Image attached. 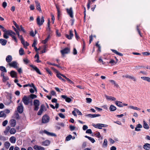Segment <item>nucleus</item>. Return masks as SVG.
Masks as SVG:
<instances>
[{"label":"nucleus","mask_w":150,"mask_h":150,"mask_svg":"<svg viewBox=\"0 0 150 150\" xmlns=\"http://www.w3.org/2000/svg\"><path fill=\"white\" fill-rule=\"evenodd\" d=\"M116 108L114 105H112L110 106L109 109L111 111H114L116 110Z\"/></svg>","instance_id":"obj_28"},{"label":"nucleus","mask_w":150,"mask_h":150,"mask_svg":"<svg viewBox=\"0 0 150 150\" xmlns=\"http://www.w3.org/2000/svg\"><path fill=\"white\" fill-rule=\"evenodd\" d=\"M65 37L69 40L71 39L72 38V37H71V36L70 35H69L68 34H66L65 35Z\"/></svg>","instance_id":"obj_60"},{"label":"nucleus","mask_w":150,"mask_h":150,"mask_svg":"<svg viewBox=\"0 0 150 150\" xmlns=\"http://www.w3.org/2000/svg\"><path fill=\"white\" fill-rule=\"evenodd\" d=\"M37 41L35 40H34L33 42L32 45V46L33 47H35V46H36V45L37 44Z\"/></svg>","instance_id":"obj_57"},{"label":"nucleus","mask_w":150,"mask_h":150,"mask_svg":"<svg viewBox=\"0 0 150 150\" xmlns=\"http://www.w3.org/2000/svg\"><path fill=\"white\" fill-rule=\"evenodd\" d=\"M50 117L47 115H44L42 119V122L43 123H46L49 121Z\"/></svg>","instance_id":"obj_7"},{"label":"nucleus","mask_w":150,"mask_h":150,"mask_svg":"<svg viewBox=\"0 0 150 150\" xmlns=\"http://www.w3.org/2000/svg\"><path fill=\"white\" fill-rule=\"evenodd\" d=\"M45 107L44 105L42 104L41 105L40 108L39 110H41L42 112H43L45 109Z\"/></svg>","instance_id":"obj_43"},{"label":"nucleus","mask_w":150,"mask_h":150,"mask_svg":"<svg viewBox=\"0 0 150 150\" xmlns=\"http://www.w3.org/2000/svg\"><path fill=\"white\" fill-rule=\"evenodd\" d=\"M61 97L65 99L66 101L68 103L70 102L71 100V98L67 97V96L65 95H62Z\"/></svg>","instance_id":"obj_14"},{"label":"nucleus","mask_w":150,"mask_h":150,"mask_svg":"<svg viewBox=\"0 0 150 150\" xmlns=\"http://www.w3.org/2000/svg\"><path fill=\"white\" fill-rule=\"evenodd\" d=\"M24 52V51L21 48L19 50V54L21 55H22L23 54Z\"/></svg>","instance_id":"obj_39"},{"label":"nucleus","mask_w":150,"mask_h":150,"mask_svg":"<svg viewBox=\"0 0 150 150\" xmlns=\"http://www.w3.org/2000/svg\"><path fill=\"white\" fill-rule=\"evenodd\" d=\"M59 116L61 118L64 119L65 118V116L62 113H60L59 114Z\"/></svg>","instance_id":"obj_54"},{"label":"nucleus","mask_w":150,"mask_h":150,"mask_svg":"<svg viewBox=\"0 0 150 150\" xmlns=\"http://www.w3.org/2000/svg\"><path fill=\"white\" fill-rule=\"evenodd\" d=\"M90 141H91V142L92 143H94L95 142V140L94 139H93V138H92L91 137H90V138H89V139H88Z\"/></svg>","instance_id":"obj_52"},{"label":"nucleus","mask_w":150,"mask_h":150,"mask_svg":"<svg viewBox=\"0 0 150 150\" xmlns=\"http://www.w3.org/2000/svg\"><path fill=\"white\" fill-rule=\"evenodd\" d=\"M8 139V137H5L4 136L1 137H0V139L1 140L3 141H5Z\"/></svg>","instance_id":"obj_38"},{"label":"nucleus","mask_w":150,"mask_h":150,"mask_svg":"<svg viewBox=\"0 0 150 150\" xmlns=\"http://www.w3.org/2000/svg\"><path fill=\"white\" fill-rule=\"evenodd\" d=\"M108 144V141L106 139H105L103 144V147H105L107 146Z\"/></svg>","instance_id":"obj_33"},{"label":"nucleus","mask_w":150,"mask_h":150,"mask_svg":"<svg viewBox=\"0 0 150 150\" xmlns=\"http://www.w3.org/2000/svg\"><path fill=\"white\" fill-rule=\"evenodd\" d=\"M6 62H8V64L9 65V55L7 56L6 58Z\"/></svg>","instance_id":"obj_59"},{"label":"nucleus","mask_w":150,"mask_h":150,"mask_svg":"<svg viewBox=\"0 0 150 150\" xmlns=\"http://www.w3.org/2000/svg\"><path fill=\"white\" fill-rule=\"evenodd\" d=\"M4 32V34L9 35V30H7L6 29H5L4 31H3Z\"/></svg>","instance_id":"obj_48"},{"label":"nucleus","mask_w":150,"mask_h":150,"mask_svg":"<svg viewBox=\"0 0 150 150\" xmlns=\"http://www.w3.org/2000/svg\"><path fill=\"white\" fill-rule=\"evenodd\" d=\"M47 63L48 64H49L50 65H54V66H56L57 67H59V68H60V67L58 65H57V64H52L49 62H47Z\"/></svg>","instance_id":"obj_45"},{"label":"nucleus","mask_w":150,"mask_h":150,"mask_svg":"<svg viewBox=\"0 0 150 150\" xmlns=\"http://www.w3.org/2000/svg\"><path fill=\"white\" fill-rule=\"evenodd\" d=\"M100 116V115L99 114H92V118H94L97 117H99Z\"/></svg>","instance_id":"obj_53"},{"label":"nucleus","mask_w":150,"mask_h":150,"mask_svg":"<svg viewBox=\"0 0 150 150\" xmlns=\"http://www.w3.org/2000/svg\"><path fill=\"white\" fill-rule=\"evenodd\" d=\"M8 121L7 120H5L2 123V125L4 127L7 124Z\"/></svg>","instance_id":"obj_49"},{"label":"nucleus","mask_w":150,"mask_h":150,"mask_svg":"<svg viewBox=\"0 0 150 150\" xmlns=\"http://www.w3.org/2000/svg\"><path fill=\"white\" fill-rule=\"evenodd\" d=\"M44 17L43 16H42L41 18H40L39 16H38L36 19L37 23L39 26L42 25L44 22Z\"/></svg>","instance_id":"obj_2"},{"label":"nucleus","mask_w":150,"mask_h":150,"mask_svg":"<svg viewBox=\"0 0 150 150\" xmlns=\"http://www.w3.org/2000/svg\"><path fill=\"white\" fill-rule=\"evenodd\" d=\"M17 110L18 112L20 113H21L23 112V106L22 104H20V105L18 107Z\"/></svg>","instance_id":"obj_12"},{"label":"nucleus","mask_w":150,"mask_h":150,"mask_svg":"<svg viewBox=\"0 0 150 150\" xmlns=\"http://www.w3.org/2000/svg\"><path fill=\"white\" fill-rule=\"evenodd\" d=\"M0 70L3 72H6V70L5 67L3 66H1L0 67Z\"/></svg>","instance_id":"obj_37"},{"label":"nucleus","mask_w":150,"mask_h":150,"mask_svg":"<svg viewBox=\"0 0 150 150\" xmlns=\"http://www.w3.org/2000/svg\"><path fill=\"white\" fill-rule=\"evenodd\" d=\"M95 135L98 138H100L101 139H103V137L100 135V133L99 132H96Z\"/></svg>","instance_id":"obj_29"},{"label":"nucleus","mask_w":150,"mask_h":150,"mask_svg":"<svg viewBox=\"0 0 150 150\" xmlns=\"http://www.w3.org/2000/svg\"><path fill=\"white\" fill-rule=\"evenodd\" d=\"M92 125L96 128H98L100 129H102L103 127H106L108 126V125H106L100 123H98L96 124H92Z\"/></svg>","instance_id":"obj_4"},{"label":"nucleus","mask_w":150,"mask_h":150,"mask_svg":"<svg viewBox=\"0 0 150 150\" xmlns=\"http://www.w3.org/2000/svg\"><path fill=\"white\" fill-rule=\"evenodd\" d=\"M28 86H29L30 87H33V88H34L35 89V91H37L36 88L35 87V86L34 85V84L33 83H32L31 84H27L23 86V87H27Z\"/></svg>","instance_id":"obj_21"},{"label":"nucleus","mask_w":150,"mask_h":150,"mask_svg":"<svg viewBox=\"0 0 150 150\" xmlns=\"http://www.w3.org/2000/svg\"><path fill=\"white\" fill-rule=\"evenodd\" d=\"M4 145L6 148L8 149L9 147V143L8 142H5L4 144Z\"/></svg>","instance_id":"obj_35"},{"label":"nucleus","mask_w":150,"mask_h":150,"mask_svg":"<svg viewBox=\"0 0 150 150\" xmlns=\"http://www.w3.org/2000/svg\"><path fill=\"white\" fill-rule=\"evenodd\" d=\"M18 65V64L16 61H13L10 63V67H11L14 68H17Z\"/></svg>","instance_id":"obj_8"},{"label":"nucleus","mask_w":150,"mask_h":150,"mask_svg":"<svg viewBox=\"0 0 150 150\" xmlns=\"http://www.w3.org/2000/svg\"><path fill=\"white\" fill-rule=\"evenodd\" d=\"M33 105L34 106V110L35 111L38 110L39 108L40 105V102L39 100L35 99L33 101Z\"/></svg>","instance_id":"obj_3"},{"label":"nucleus","mask_w":150,"mask_h":150,"mask_svg":"<svg viewBox=\"0 0 150 150\" xmlns=\"http://www.w3.org/2000/svg\"><path fill=\"white\" fill-rule=\"evenodd\" d=\"M129 108L131 109H133L134 110H140V108H137L136 107H135L132 106H130L128 107Z\"/></svg>","instance_id":"obj_32"},{"label":"nucleus","mask_w":150,"mask_h":150,"mask_svg":"<svg viewBox=\"0 0 150 150\" xmlns=\"http://www.w3.org/2000/svg\"><path fill=\"white\" fill-rule=\"evenodd\" d=\"M10 75L13 78H16L17 77V74L16 72L14 71H11L10 72Z\"/></svg>","instance_id":"obj_17"},{"label":"nucleus","mask_w":150,"mask_h":150,"mask_svg":"<svg viewBox=\"0 0 150 150\" xmlns=\"http://www.w3.org/2000/svg\"><path fill=\"white\" fill-rule=\"evenodd\" d=\"M33 148L35 150H45V148L40 146H38L37 145H35L33 146Z\"/></svg>","instance_id":"obj_15"},{"label":"nucleus","mask_w":150,"mask_h":150,"mask_svg":"<svg viewBox=\"0 0 150 150\" xmlns=\"http://www.w3.org/2000/svg\"><path fill=\"white\" fill-rule=\"evenodd\" d=\"M72 137V136L71 135H69L66 137V140L67 141H69L71 140Z\"/></svg>","instance_id":"obj_40"},{"label":"nucleus","mask_w":150,"mask_h":150,"mask_svg":"<svg viewBox=\"0 0 150 150\" xmlns=\"http://www.w3.org/2000/svg\"><path fill=\"white\" fill-rule=\"evenodd\" d=\"M115 104L118 107H123L122 102L120 101H115Z\"/></svg>","instance_id":"obj_25"},{"label":"nucleus","mask_w":150,"mask_h":150,"mask_svg":"<svg viewBox=\"0 0 150 150\" xmlns=\"http://www.w3.org/2000/svg\"><path fill=\"white\" fill-rule=\"evenodd\" d=\"M74 31L75 32V35L76 38L77 39H78L79 38V37L77 35L76 30L75 29H74Z\"/></svg>","instance_id":"obj_56"},{"label":"nucleus","mask_w":150,"mask_h":150,"mask_svg":"<svg viewBox=\"0 0 150 150\" xmlns=\"http://www.w3.org/2000/svg\"><path fill=\"white\" fill-rule=\"evenodd\" d=\"M45 69L47 72V73H48L49 74H50V75H51L52 74V73L51 71H50L49 69L48 68H45Z\"/></svg>","instance_id":"obj_58"},{"label":"nucleus","mask_w":150,"mask_h":150,"mask_svg":"<svg viewBox=\"0 0 150 150\" xmlns=\"http://www.w3.org/2000/svg\"><path fill=\"white\" fill-rule=\"evenodd\" d=\"M60 52L62 55L68 54L70 52V48L69 47H66L61 50Z\"/></svg>","instance_id":"obj_6"},{"label":"nucleus","mask_w":150,"mask_h":150,"mask_svg":"<svg viewBox=\"0 0 150 150\" xmlns=\"http://www.w3.org/2000/svg\"><path fill=\"white\" fill-rule=\"evenodd\" d=\"M105 98L107 100L111 101H114L116 100L115 98L111 96H106Z\"/></svg>","instance_id":"obj_22"},{"label":"nucleus","mask_w":150,"mask_h":150,"mask_svg":"<svg viewBox=\"0 0 150 150\" xmlns=\"http://www.w3.org/2000/svg\"><path fill=\"white\" fill-rule=\"evenodd\" d=\"M22 44L24 46H28L29 45V44L26 41H25L24 40L23 42H21Z\"/></svg>","instance_id":"obj_42"},{"label":"nucleus","mask_w":150,"mask_h":150,"mask_svg":"<svg viewBox=\"0 0 150 150\" xmlns=\"http://www.w3.org/2000/svg\"><path fill=\"white\" fill-rule=\"evenodd\" d=\"M16 124V121L15 120L13 119L10 121V126L11 127H14Z\"/></svg>","instance_id":"obj_16"},{"label":"nucleus","mask_w":150,"mask_h":150,"mask_svg":"<svg viewBox=\"0 0 150 150\" xmlns=\"http://www.w3.org/2000/svg\"><path fill=\"white\" fill-rule=\"evenodd\" d=\"M15 118L17 119H19L20 118L19 116L18 113H16L15 114Z\"/></svg>","instance_id":"obj_62"},{"label":"nucleus","mask_w":150,"mask_h":150,"mask_svg":"<svg viewBox=\"0 0 150 150\" xmlns=\"http://www.w3.org/2000/svg\"><path fill=\"white\" fill-rule=\"evenodd\" d=\"M7 42V40H4L3 39H0V43L1 45L3 46L5 45H6Z\"/></svg>","instance_id":"obj_23"},{"label":"nucleus","mask_w":150,"mask_h":150,"mask_svg":"<svg viewBox=\"0 0 150 150\" xmlns=\"http://www.w3.org/2000/svg\"><path fill=\"white\" fill-rule=\"evenodd\" d=\"M29 97H30V100H31V98L33 99L36 98L37 97L36 95L33 94H30Z\"/></svg>","instance_id":"obj_36"},{"label":"nucleus","mask_w":150,"mask_h":150,"mask_svg":"<svg viewBox=\"0 0 150 150\" xmlns=\"http://www.w3.org/2000/svg\"><path fill=\"white\" fill-rule=\"evenodd\" d=\"M69 128L71 130L73 131L75 129V127L74 126L70 125L69 126Z\"/></svg>","instance_id":"obj_61"},{"label":"nucleus","mask_w":150,"mask_h":150,"mask_svg":"<svg viewBox=\"0 0 150 150\" xmlns=\"http://www.w3.org/2000/svg\"><path fill=\"white\" fill-rule=\"evenodd\" d=\"M75 111H76V113H77L79 115H82V114L81 113V112L79 111V110L76 108H75Z\"/></svg>","instance_id":"obj_46"},{"label":"nucleus","mask_w":150,"mask_h":150,"mask_svg":"<svg viewBox=\"0 0 150 150\" xmlns=\"http://www.w3.org/2000/svg\"><path fill=\"white\" fill-rule=\"evenodd\" d=\"M16 132V129L14 128H12L10 129V133L11 134H14Z\"/></svg>","instance_id":"obj_34"},{"label":"nucleus","mask_w":150,"mask_h":150,"mask_svg":"<svg viewBox=\"0 0 150 150\" xmlns=\"http://www.w3.org/2000/svg\"><path fill=\"white\" fill-rule=\"evenodd\" d=\"M86 102L88 103H91L92 100L90 98H86Z\"/></svg>","instance_id":"obj_50"},{"label":"nucleus","mask_w":150,"mask_h":150,"mask_svg":"<svg viewBox=\"0 0 150 150\" xmlns=\"http://www.w3.org/2000/svg\"><path fill=\"white\" fill-rule=\"evenodd\" d=\"M47 48V46L45 45L44 46V49L43 50L41 51V53H45L46 52V50Z\"/></svg>","instance_id":"obj_47"},{"label":"nucleus","mask_w":150,"mask_h":150,"mask_svg":"<svg viewBox=\"0 0 150 150\" xmlns=\"http://www.w3.org/2000/svg\"><path fill=\"white\" fill-rule=\"evenodd\" d=\"M16 34L12 31L10 30V36L12 38V40L14 41L16 44L18 42L17 40L16 37Z\"/></svg>","instance_id":"obj_5"},{"label":"nucleus","mask_w":150,"mask_h":150,"mask_svg":"<svg viewBox=\"0 0 150 150\" xmlns=\"http://www.w3.org/2000/svg\"><path fill=\"white\" fill-rule=\"evenodd\" d=\"M109 81L112 83L114 85V86H116V87L118 88L119 87V86L117 84L115 81L112 80H109Z\"/></svg>","instance_id":"obj_30"},{"label":"nucleus","mask_w":150,"mask_h":150,"mask_svg":"<svg viewBox=\"0 0 150 150\" xmlns=\"http://www.w3.org/2000/svg\"><path fill=\"white\" fill-rule=\"evenodd\" d=\"M86 133H88V134H91L92 132V130L90 129H88L86 131Z\"/></svg>","instance_id":"obj_63"},{"label":"nucleus","mask_w":150,"mask_h":150,"mask_svg":"<svg viewBox=\"0 0 150 150\" xmlns=\"http://www.w3.org/2000/svg\"><path fill=\"white\" fill-rule=\"evenodd\" d=\"M7 4L6 2H4L2 4V6L4 8H5L7 6Z\"/></svg>","instance_id":"obj_64"},{"label":"nucleus","mask_w":150,"mask_h":150,"mask_svg":"<svg viewBox=\"0 0 150 150\" xmlns=\"http://www.w3.org/2000/svg\"><path fill=\"white\" fill-rule=\"evenodd\" d=\"M22 100L24 104L26 105H28L30 102L32 103V100H30V97L26 96H23Z\"/></svg>","instance_id":"obj_1"},{"label":"nucleus","mask_w":150,"mask_h":150,"mask_svg":"<svg viewBox=\"0 0 150 150\" xmlns=\"http://www.w3.org/2000/svg\"><path fill=\"white\" fill-rule=\"evenodd\" d=\"M44 133H45V134H47V135L48 136H54V137L56 136V135L54 133L49 132L47 131H46V130H45L44 131Z\"/></svg>","instance_id":"obj_20"},{"label":"nucleus","mask_w":150,"mask_h":150,"mask_svg":"<svg viewBox=\"0 0 150 150\" xmlns=\"http://www.w3.org/2000/svg\"><path fill=\"white\" fill-rule=\"evenodd\" d=\"M30 10H34L35 8V7L34 5H33V4L30 5Z\"/></svg>","instance_id":"obj_55"},{"label":"nucleus","mask_w":150,"mask_h":150,"mask_svg":"<svg viewBox=\"0 0 150 150\" xmlns=\"http://www.w3.org/2000/svg\"><path fill=\"white\" fill-rule=\"evenodd\" d=\"M16 141V138L15 137L12 136L10 138V141L12 143H14Z\"/></svg>","instance_id":"obj_31"},{"label":"nucleus","mask_w":150,"mask_h":150,"mask_svg":"<svg viewBox=\"0 0 150 150\" xmlns=\"http://www.w3.org/2000/svg\"><path fill=\"white\" fill-rule=\"evenodd\" d=\"M6 116V114L3 111L0 112V117H5Z\"/></svg>","instance_id":"obj_44"},{"label":"nucleus","mask_w":150,"mask_h":150,"mask_svg":"<svg viewBox=\"0 0 150 150\" xmlns=\"http://www.w3.org/2000/svg\"><path fill=\"white\" fill-rule=\"evenodd\" d=\"M50 143V142L49 140H45L42 142V145L45 146L49 145Z\"/></svg>","instance_id":"obj_27"},{"label":"nucleus","mask_w":150,"mask_h":150,"mask_svg":"<svg viewBox=\"0 0 150 150\" xmlns=\"http://www.w3.org/2000/svg\"><path fill=\"white\" fill-rule=\"evenodd\" d=\"M141 78L144 80L150 83V77L146 76H142L141 77Z\"/></svg>","instance_id":"obj_26"},{"label":"nucleus","mask_w":150,"mask_h":150,"mask_svg":"<svg viewBox=\"0 0 150 150\" xmlns=\"http://www.w3.org/2000/svg\"><path fill=\"white\" fill-rule=\"evenodd\" d=\"M4 134L5 135H8L9 133V126H7L3 132Z\"/></svg>","instance_id":"obj_11"},{"label":"nucleus","mask_w":150,"mask_h":150,"mask_svg":"<svg viewBox=\"0 0 150 150\" xmlns=\"http://www.w3.org/2000/svg\"><path fill=\"white\" fill-rule=\"evenodd\" d=\"M35 3L36 5V9L39 11H41V9L40 4V3L37 0L35 1Z\"/></svg>","instance_id":"obj_10"},{"label":"nucleus","mask_w":150,"mask_h":150,"mask_svg":"<svg viewBox=\"0 0 150 150\" xmlns=\"http://www.w3.org/2000/svg\"><path fill=\"white\" fill-rule=\"evenodd\" d=\"M123 77H125L126 78L131 79L132 80L134 81H136V78L132 76H130L128 75H125V76H124Z\"/></svg>","instance_id":"obj_13"},{"label":"nucleus","mask_w":150,"mask_h":150,"mask_svg":"<svg viewBox=\"0 0 150 150\" xmlns=\"http://www.w3.org/2000/svg\"><path fill=\"white\" fill-rule=\"evenodd\" d=\"M143 127L146 129H148L149 128V126L147 123L144 121H143Z\"/></svg>","instance_id":"obj_24"},{"label":"nucleus","mask_w":150,"mask_h":150,"mask_svg":"<svg viewBox=\"0 0 150 150\" xmlns=\"http://www.w3.org/2000/svg\"><path fill=\"white\" fill-rule=\"evenodd\" d=\"M66 10L67 13L70 16L71 18H73V15L72 8L71 7L69 9L67 8Z\"/></svg>","instance_id":"obj_9"},{"label":"nucleus","mask_w":150,"mask_h":150,"mask_svg":"<svg viewBox=\"0 0 150 150\" xmlns=\"http://www.w3.org/2000/svg\"><path fill=\"white\" fill-rule=\"evenodd\" d=\"M143 148L146 150H149L150 149V144L146 143L143 145Z\"/></svg>","instance_id":"obj_19"},{"label":"nucleus","mask_w":150,"mask_h":150,"mask_svg":"<svg viewBox=\"0 0 150 150\" xmlns=\"http://www.w3.org/2000/svg\"><path fill=\"white\" fill-rule=\"evenodd\" d=\"M50 37V35H48L44 40L42 41V43L44 44H45L49 40Z\"/></svg>","instance_id":"obj_41"},{"label":"nucleus","mask_w":150,"mask_h":150,"mask_svg":"<svg viewBox=\"0 0 150 150\" xmlns=\"http://www.w3.org/2000/svg\"><path fill=\"white\" fill-rule=\"evenodd\" d=\"M30 67H32L36 72L40 75L41 74V73L39 69L36 66H34L33 65H30Z\"/></svg>","instance_id":"obj_18"},{"label":"nucleus","mask_w":150,"mask_h":150,"mask_svg":"<svg viewBox=\"0 0 150 150\" xmlns=\"http://www.w3.org/2000/svg\"><path fill=\"white\" fill-rule=\"evenodd\" d=\"M13 24L15 25L16 27L18 29L20 30V28L17 25V24L16 23V22L14 21H13Z\"/></svg>","instance_id":"obj_51"}]
</instances>
